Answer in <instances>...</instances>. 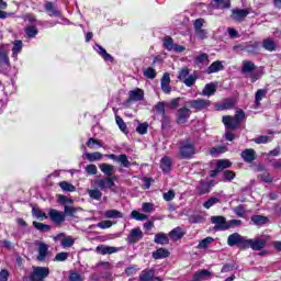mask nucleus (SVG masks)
I'll list each match as a JSON object with an SVG mask.
<instances>
[{
    "label": "nucleus",
    "instance_id": "nucleus-20",
    "mask_svg": "<svg viewBox=\"0 0 281 281\" xmlns=\"http://www.w3.org/2000/svg\"><path fill=\"white\" fill-rule=\"evenodd\" d=\"M241 159H244V161H246L247 164H251L252 161L256 160V150L245 149L241 153Z\"/></svg>",
    "mask_w": 281,
    "mask_h": 281
},
{
    "label": "nucleus",
    "instance_id": "nucleus-36",
    "mask_svg": "<svg viewBox=\"0 0 281 281\" xmlns=\"http://www.w3.org/2000/svg\"><path fill=\"white\" fill-rule=\"evenodd\" d=\"M24 32L29 38H36L38 29L34 25H29L25 27Z\"/></svg>",
    "mask_w": 281,
    "mask_h": 281
},
{
    "label": "nucleus",
    "instance_id": "nucleus-28",
    "mask_svg": "<svg viewBox=\"0 0 281 281\" xmlns=\"http://www.w3.org/2000/svg\"><path fill=\"white\" fill-rule=\"evenodd\" d=\"M256 70V64L249 60H245L241 67V74H251Z\"/></svg>",
    "mask_w": 281,
    "mask_h": 281
},
{
    "label": "nucleus",
    "instance_id": "nucleus-33",
    "mask_svg": "<svg viewBox=\"0 0 281 281\" xmlns=\"http://www.w3.org/2000/svg\"><path fill=\"white\" fill-rule=\"evenodd\" d=\"M183 236V231L181 227H176L169 233V237L171 240H181V237Z\"/></svg>",
    "mask_w": 281,
    "mask_h": 281
},
{
    "label": "nucleus",
    "instance_id": "nucleus-64",
    "mask_svg": "<svg viewBox=\"0 0 281 281\" xmlns=\"http://www.w3.org/2000/svg\"><path fill=\"white\" fill-rule=\"evenodd\" d=\"M69 281H85L82 279V276H80L78 272H72L69 276Z\"/></svg>",
    "mask_w": 281,
    "mask_h": 281
},
{
    "label": "nucleus",
    "instance_id": "nucleus-3",
    "mask_svg": "<svg viewBox=\"0 0 281 281\" xmlns=\"http://www.w3.org/2000/svg\"><path fill=\"white\" fill-rule=\"evenodd\" d=\"M49 278V268L47 267H33L30 279L32 281H45Z\"/></svg>",
    "mask_w": 281,
    "mask_h": 281
},
{
    "label": "nucleus",
    "instance_id": "nucleus-45",
    "mask_svg": "<svg viewBox=\"0 0 281 281\" xmlns=\"http://www.w3.org/2000/svg\"><path fill=\"white\" fill-rule=\"evenodd\" d=\"M75 243H76V240L71 236L64 237L61 239V247H64V249H67L69 247H74Z\"/></svg>",
    "mask_w": 281,
    "mask_h": 281
},
{
    "label": "nucleus",
    "instance_id": "nucleus-15",
    "mask_svg": "<svg viewBox=\"0 0 281 281\" xmlns=\"http://www.w3.org/2000/svg\"><path fill=\"white\" fill-rule=\"evenodd\" d=\"M21 52H23V41L15 40L13 42V47H12V58L14 60H18L19 59V54H21Z\"/></svg>",
    "mask_w": 281,
    "mask_h": 281
},
{
    "label": "nucleus",
    "instance_id": "nucleus-32",
    "mask_svg": "<svg viewBox=\"0 0 281 281\" xmlns=\"http://www.w3.org/2000/svg\"><path fill=\"white\" fill-rule=\"evenodd\" d=\"M104 216L105 218H124V214L117 210H108Z\"/></svg>",
    "mask_w": 281,
    "mask_h": 281
},
{
    "label": "nucleus",
    "instance_id": "nucleus-49",
    "mask_svg": "<svg viewBox=\"0 0 281 281\" xmlns=\"http://www.w3.org/2000/svg\"><path fill=\"white\" fill-rule=\"evenodd\" d=\"M190 76V69H188V67H184L182 68L180 71H179V75H178V79L181 81V82H184V80Z\"/></svg>",
    "mask_w": 281,
    "mask_h": 281
},
{
    "label": "nucleus",
    "instance_id": "nucleus-8",
    "mask_svg": "<svg viewBox=\"0 0 281 281\" xmlns=\"http://www.w3.org/2000/svg\"><path fill=\"white\" fill-rule=\"evenodd\" d=\"M48 216L50 221L55 223V225H60L65 223L66 214L61 211L50 209L48 212Z\"/></svg>",
    "mask_w": 281,
    "mask_h": 281
},
{
    "label": "nucleus",
    "instance_id": "nucleus-13",
    "mask_svg": "<svg viewBox=\"0 0 281 281\" xmlns=\"http://www.w3.org/2000/svg\"><path fill=\"white\" fill-rule=\"evenodd\" d=\"M140 100H144V90L136 88L128 92L127 102H140Z\"/></svg>",
    "mask_w": 281,
    "mask_h": 281
},
{
    "label": "nucleus",
    "instance_id": "nucleus-41",
    "mask_svg": "<svg viewBox=\"0 0 281 281\" xmlns=\"http://www.w3.org/2000/svg\"><path fill=\"white\" fill-rule=\"evenodd\" d=\"M102 157L103 156L100 151L86 153V159H88V161H100Z\"/></svg>",
    "mask_w": 281,
    "mask_h": 281
},
{
    "label": "nucleus",
    "instance_id": "nucleus-29",
    "mask_svg": "<svg viewBox=\"0 0 281 281\" xmlns=\"http://www.w3.org/2000/svg\"><path fill=\"white\" fill-rule=\"evenodd\" d=\"M94 49L103 57L104 60H106V61L113 60V56H111V54L106 53V49H104V47H102L100 44H97L94 46Z\"/></svg>",
    "mask_w": 281,
    "mask_h": 281
},
{
    "label": "nucleus",
    "instance_id": "nucleus-7",
    "mask_svg": "<svg viewBox=\"0 0 281 281\" xmlns=\"http://www.w3.org/2000/svg\"><path fill=\"white\" fill-rule=\"evenodd\" d=\"M251 11L249 9H233L231 19H233V21L241 23V21H245V19H247Z\"/></svg>",
    "mask_w": 281,
    "mask_h": 281
},
{
    "label": "nucleus",
    "instance_id": "nucleus-9",
    "mask_svg": "<svg viewBox=\"0 0 281 281\" xmlns=\"http://www.w3.org/2000/svg\"><path fill=\"white\" fill-rule=\"evenodd\" d=\"M143 238L144 233L142 232V228L135 227L130 232L127 236V243H130V245H135V243H139V240H142Z\"/></svg>",
    "mask_w": 281,
    "mask_h": 281
},
{
    "label": "nucleus",
    "instance_id": "nucleus-35",
    "mask_svg": "<svg viewBox=\"0 0 281 281\" xmlns=\"http://www.w3.org/2000/svg\"><path fill=\"white\" fill-rule=\"evenodd\" d=\"M45 10L48 12L49 16H60V11L56 10L52 2H46Z\"/></svg>",
    "mask_w": 281,
    "mask_h": 281
},
{
    "label": "nucleus",
    "instance_id": "nucleus-40",
    "mask_svg": "<svg viewBox=\"0 0 281 281\" xmlns=\"http://www.w3.org/2000/svg\"><path fill=\"white\" fill-rule=\"evenodd\" d=\"M59 188H61L64 192H76V187L68 181L59 182Z\"/></svg>",
    "mask_w": 281,
    "mask_h": 281
},
{
    "label": "nucleus",
    "instance_id": "nucleus-6",
    "mask_svg": "<svg viewBox=\"0 0 281 281\" xmlns=\"http://www.w3.org/2000/svg\"><path fill=\"white\" fill-rule=\"evenodd\" d=\"M252 248L254 251H260V249H265L267 247V238L260 239H249L246 240V249Z\"/></svg>",
    "mask_w": 281,
    "mask_h": 281
},
{
    "label": "nucleus",
    "instance_id": "nucleus-31",
    "mask_svg": "<svg viewBox=\"0 0 281 281\" xmlns=\"http://www.w3.org/2000/svg\"><path fill=\"white\" fill-rule=\"evenodd\" d=\"M234 106V100L232 99H228V100H225L222 104H215V109L217 111H225L227 109H233Z\"/></svg>",
    "mask_w": 281,
    "mask_h": 281
},
{
    "label": "nucleus",
    "instance_id": "nucleus-2",
    "mask_svg": "<svg viewBox=\"0 0 281 281\" xmlns=\"http://www.w3.org/2000/svg\"><path fill=\"white\" fill-rule=\"evenodd\" d=\"M228 247H238L239 249H247V237L238 233H233L227 238Z\"/></svg>",
    "mask_w": 281,
    "mask_h": 281
},
{
    "label": "nucleus",
    "instance_id": "nucleus-14",
    "mask_svg": "<svg viewBox=\"0 0 281 281\" xmlns=\"http://www.w3.org/2000/svg\"><path fill=\"white\" fill-rule=\"evenodd\" d=\"M223 124L226 128L234 131L235 128H238L240 125L238 121L235 120L234 116H223Z\"/></svg>",
    "mask_w": 281,
    "mask_h": 281
},
{
    "label": "nucleus",
    "instance_id": "nucleus-18",
    "mask_svg": "<svg viewBox=\"0 0 281 281\" xmlns=\"http://www.w3.org/2000/svg\"><path fill=\"white\" fill-rule=\"evenodd\" d=\"M99 168H100L101 172H103V175H105L106 177H113V175L115 173V166H113V165L103 162V164L99 165Z\"/></svg>",
    "mask_w": 281,
    "mask_h": 281
},
{
    "label": "nucleus",
    "instance_id": "nucleus-39",
    "mask_svg": "<svg viewBox=\"0 0 281 281\" xmlns=\"http://www.w3.org/2000/svg\"><path fill=\"white\" fill-rule=\"evenodd\" d=\"M216 167L220 170V172H223L225 168H232V161H229L228 159H220L217 160Z\"/></svg>",
    "mask_w": 281,
    "mask_h": 281
},
{
    "label": "nucleus",
    "instance_id": "nucleus-47",
    "mask_svg": "<svg viewBox=\"0 0 281 281\" xmlns=\"http://www.w3.org/2000/svg\"><path fill=\"white\" fill-rule=\"evenodd\" d=\"M117 161L119 164H121V166H123V168H130L131 166V162L128 161V157L126 156V154L120 155Z\"/></svg>",
    "mask_w": 281,
    "mask_h": 281
},
{
    "label": "nucleus",
    "instance_id": "nucleus-37",
    "mask_svg": "<svg viewBox=\"0 0 281 281\" xmlns=\"http://www.w3.org/2000/svg\"><path fill=\"white\" fill-rule=\"evenodd\" d=\"M263 98H267V90H265V89L257 90V92L255 94V104H256V106H260V101Z\"/></svg>",
    "mask_w": 281,
    "mask_h": 281
},
{
    "label": "nucleus",
    "instance_id": "nucleus-58",
    "mask_svg": "<svg viewBox=\"0 0 281 281\" xmlns=\"http://www.w3.org/2000/svg\"><path fill=\"white\" fill-rule=\"evenodd\" d=\"M235 269H238L236 265L234 263H226L223 266L221 273H229V271H234Z\"/></svg>",
    "mask_w": 281,
    "mask_h": 281
},
{
    "label": "nucleus",
    "instance_id": "nucleus-50",
    "mask_svg": "<svg viewBox=\"0 0 281 281\" xmlns=\"http://www.w3.org/2000/svg\"><path fill=\"white\" fill-rule=\"evenodd\" d=\"M155 109H156V113H158V115H161V117H164V115H166V103L158 102L155 105Z\"/></svg>",
    "mask_w": 281,
    "mask_h": 281
},
{
    "label": "nucleus",
    "instance_id": "nucleus-52",
    "mask_svg": "<svg viewBox=\"0 0 281 281\" xmlns=\"http://www.w3.org/2000/svg\"><path fill=\"white\" fill-rule=\"evenodd\" d=\"M136 133L139 135H146V133H148V123H139L136 127Z\"/></svg>",
    "mask_w": 281,
    "mask_h": 281
},
{
    "label": "nucleus",
    "instance_id": "nucleus-10",
    "mask_svg": "<svg viewBox=\"0 0 281 281\" xmlns=\"http://www.w3.org/2000/svg\"><path fill=\"white\" fill-rule=\"evenodd\" d=\"M94 184L99 190H111L112 188H115V183H113L109 177L94 180Z\"/></svg>",
    "mask_w": 281,
    "mask_h": 281
},
{
    "label": "nucleus",
    "instance_id": "nucleus-62",
    "mask_svg": "<svg viewBox=\"0 0 281 281\" xmlns=\"http://www.w3.org/2000/svg\"><path fill=\"white\" fill-rule=\"evenodd\" d=\"M236 178V172L232 171V170H225L224 171V180L225 181H233V179Z\"/></svg>",
    "mask_w": 281,
    "mask_h": 281
},
{
    "label": "nucleus",
    "instance_id": "nucleus-46",
    "mask_svg": "<svg viewBox=\"0 0 281 281\" xmlns=\"http://www.w3.org/2000/svg\"><path fill=\"white\" fill-rule=\"evenodd\" d=\"M33 227H35V229H38V232H49V229H52V226L43 224L41 222H33Z\"/></svg>",
    "mask_w": 281,
    "mask_h": 281
},
{
    "label": "nucleus",
    "instance_id": "nucleus-5",
    "mask_svg": "<svg viewBox=\"0 0 281 281\" xmlns=\"http://www.w3.org/2000/svg\"><path fill=\"white\" fill-rule=\"evenodd\" d=\"M187 104L190 106V109H194L195 111H203L211 106L212 101L205 99H196L188 101Z\"/></svg>",
    "mask_w": 281,
    "mask_h": 281
},
{
    "label": "nucleus",
    "instance_id": "nucleus-25",
    "mask_svg": "<svg viewBox=\"0 0 281 281\" xmlns=\"http://www.w3.org/2000/svg\"><path fill=\"white\" fill-rule=\"evenodd\" d=\"M154 241L156 245H168L170 243V239L168 238V235L166 233H157L155 235Z\"/></svg>",
    "mask_w": 281,
    "mask_h": 281
},
{
    "label": "nucleus",
    "instance_id": "nucleus-44",
    "mask_svg": "<svg viewBox=\"0 0 281 281\" xmlns=\"http://www.w3.org/2000/svg\"><path fill=\"white\" fill-rule=\"evenodd\" d=\"M164 47L167 48L168 52H172V48L175 47V41H172V37L166 36L162 40Z\"/></svg>",
    "mask_w": 281,
    "mask_h": 281
},
{
    "label": "nucleus",
    "instance_id": "nucleus-4",
    "mask_svg": "<svg viewBox=\"0 0 281 281\" xmlns=\"http://www.w3.org/2000/svg\"><path fill=\"white\" fill-rule=\"evenodd\" d=\"M211 223L215 225L214 229L217 232H226V229H229V225L227 224V218H225V216H211Z\"/></svg>",
    "mask_w": 281,
    "mask_h": 281
},
{
    "label": "nucleus",
    "instance_id": "nucleus-1",
    "mask_svg": "<svg viewBox=\"0 0 281 281\" xmlns=\"http://www.w3.org/2000/svg\"><path fill=\"white\" fill-rule=\"evenodd\" d=\"M196 155V147L190 140H182L180 144V157L182 159H192Z\"/></svg>",
    "mask_w": 281,
    "mask_h": 281
},
{
    "label": "nucleus",
    "instance_id": "nucleus-34",
    "mask_svg": "<svg viewBox=\"0 0 281 281\" xmlns=\"http://www.w3.org/2000/svg\"><path fill=\"white\" fill-rule=\"evenodd\" d=\"M259 49H260V43L258 42L246 44V52L248 54H258Z\"/></svg>",
    "mask_w": 281,
    "mask_h": 281
},
{
    "label": "nucleus",
    "instance_id": "nucleus-22",
    "mask_svg": "<svg viewBox=\"0 0 281 281\" xmlns=\"http://www.w3.org/2000/svg\"><path fill=\"white\" fill-rule=\"evenodd\" d=\"M223 69H224L223 61L216 60L209 66V68L206 69V74L209 75L216 74L218 71H223Z\"/></svg>",
    "mask_w": 281,
    "mask_h": 281
},
{
    "label": "nucleus",
    "instance_id": "nucleus-42",
    "mask_svg": "<svg viewBox=\"0 0 281 281\" xmlns=\"http://www.w3.org/2000/svg\"><path fill=\"white\" fill-rule=\"evenodd\" d=\"M88 194L90 199H93L94 201H100V199H102V193L99 189H88Z\"/></svg>",
    "mask_w": 281,
    "mask_h": 281
},
{
    "label": "nucleus",
    "instance_id": "nucleus-63",
    "mask_svg": "<svg viewBox=\"0 0 281 281\" xmlns=\"http://www.w3.org/2000/svg\"><path fill=\"white\" fill-rule=\"evenodd\" d=\"M254 142H255V144H267V143L271 142V137L259 136V137L255 138Z\"/></svg>",
    "mask_w": 281,
    "mask_h": 281
},
{
    "label": "nucleus",
    "instance_id": "nucleus-23",
    "mask_svg": "<svg viewBox=\"0 0 281 281\" xmlns=\"http://www.w3.org/2000/svg\"><path fill=\"white\" fill-rule=\"evenodd\" d=\"M250 220L254 225H257L258 227H262V225H267V223H269V217L263 215H252Z\"/></svg>",
    "mask_w": 281,
    "mask_h": 281
},
{
    "label": "nucleus",
    "instance_id": "nucleus-60",
    "mask_svg": "<svg viewBox=\"0 0 281 281\" xmlns=\"http://www.w3.org/2000/svg\"><path fill=\"white\" fill-rule=\"evenodd\" d=\"M86 172L89 176L98 175V167L95 165L86 166Z\"/></svg>",
    "mask_w": 281,
    "mask_h": 281
},
{
    "label": "nucleus",
    "instance_id": "nucleus-21",
    "mask_svg": "<svg viewBox=\"0 0 281 281\" xmlns=\"http://www.w3.org/2000/svg\"><path fill=\"white\" fill-rule=\"evenodd\" d=\"M212 276V272L210 270L203 269L193 274L194 281H204L207 280Z\"/></svg>",
    "mask_w": 281,
    "mask_h": 281
},
{
    "label": "nucleus",
    "instance_id": "nucleus-59",
    "mask_svg": "<svg viewBox=\"0 0 281 281\" xmlns=\"http://www.w3.org/2000/svg\"><path fill=\"white\" fill-rule=\"evenodd\" d=\"M198 190L200 194H207V192H210V184L207 182H201Z\"/></svg>",
    "mask_w": 281,
    "mask_h": 281
},
{
    "label": "nucleus",
    "instance_id": "nucleus-27",
    "mask_svg": "<svg viewBox=\"0 0 281 281\" xmlns=\"http://www.w3.org/2000/svg\"><path fill=\"white\" fill-rule=\"evenodd\" d=\"M160 168L165 172H170V168H172V160L168 156H165L160 160Z\"/></svg>",
    "mask_w": 281,
    "mask_h": 281
},
{
    "label": "nucleus",
    "instance_id": "nucleus-11",
    "mask_svg": "<svg viewBox=\"0 0 281 281\" xmlns=\"http://www.w3.org/2000/svg\"><path fill=\"white\" fill-rule=\"evenodd\" d=\"M191 114H192V112L188 108L179 109L178 113H177V123L186 124V122H188V120H190Z\"/></svg>",
    "mask_w": 281,
    "mask_h": 281
},
{
    "label": "nucleus",
    "instance_id": "nucleus-26",
    "mask_svg": "<svg viewBox=\"0 0 281 281\" xmlns=\"http://www.w3.org/2000/svg\"><path fill=\"white\" fill-rule=\"evenodd\" d=\"M168 256H170V251H168L166 248H159L153 252V258L155 260H161L164 258H168Z\"/></svg>",
    "mask_w": 281,
    "mask_h": 281
},
{
    "label": "nucleus",
    "instance_id": "nucleus-30",
    "mask_svg": "<svg viewBox=\"0 0 281 281\" xmlns=\"http://www.w3.org/2000/svg\"><path fill=\"white\" fill-rule=\"evenodd\" d=\"M155 278V270H143L139 274L140 281H151Z\"/></svg>",
    "mask_w": 281,
    "mask_h": 281
},
{
    "label": "nucleus",
    "instance_id": "nucleus-53",
    "mask_svg": "<svg viewBox=\"0 0 281 281\" xmlns=\"http://www.w3.org/2000/svg\"><path fill=\"white\" fill-rule=\"evenodd\" d=\"M216 203H221V200H218V198H211L203 204V207H205V210H210V207H213Z\"/></svg>",
    "mask_w": 281,
    "mask_h": 281
},
{
    "label": "nucleus",
    "instance_id": "nucleus-17",
    "mask_svg": "<svg viewBox=\"0 0 281 281\" xmlns=\"http://www.w3.org/2000/svg\"><path fill=\"white\" fill-rule=\"evenodd\" d=\"M160 85L164 93H170L172 91V87H170V75L168 72L162 76Z\"/></svg>",
    "mask_w": 281,
    "mask_h": 281
},
{
    "label": "nucleus",
    "instance_id": "nucleus-38",
    "mask_svg": "<svg viewBox=\"0 0 281 281\" xmlns=\"http://www.w3.org/2000/svg\"><path fill=\"white\" fill-rule=\"evenodd\" d=\"M214 93H216V85L214 83H209L204 87L202 94L204 95H214Z\"/></svg>",
    "mask_w": 281,
    "mask_h": 281
},
{
    "label": "nucleus",
    "instance_id": "nucleus-54",
    "mask_svg": "<svg viewBox=\"0 0 281 281\" xmlns=\"http://www.w3.org/2000/svg\"><path fill=\"white\" fill-rule=\"evenodd\" d=\"M182 82L186 87H193L194 82H196V75H189Z\"/></svg>",
    "mask_w": 281,
    "mask_h": 281
},
{
    "label": "nucleus",
    "instance_id": "nucleus-24",
    "mask_svg": "<svg viewBox=\"0 0 281 281\" xmlns=\"http://www.w3.org/2000/svg\"><path fill=\"white\" fill-rule=\"evenodd\" d=\"M262 47L267 52H276V47H278V45L276 44V41H273V38L268 37L262 41Z\"/></svg>",
    "mask_w": 281,
    "mask_h": 281
},
{
    "label": "nucleus",
    "instance_id": "nucleus-48",
    "mask_svg": "<svg viewBox=\"0 0 281 281\" xmlns=\"http://www.w3.org/2000/svg\"><path fill=\"white\" fill-rule=\"evenodd\" d=\"M143 74L145 78H149L150 80L157 78V71L153 67H148Z\"/></svg>",
    "mask_w": 281,
    "mask_h": 281
},
{
    "label": "nucleus",
    "instance_id": "nucleus-57",
    "mask_svg": "<svg viewBox=\"0 0 281 281\" xmlns=\"http://www.w3.org/2000/svg\"><path fill=\"white\" fill-rule=\"evenodd\" d=\"M33 215L41 221H45L47 218V213L36 209H33Z\"/></svg>",
    "mask_w": 281,
    "mask_h": 281
},
{
    "label": "nucleus",
    "instance_id": "nucleus-61",
    "mask_svg": "<svg viewBox=\"0 0 281 281\" xmlns=\"http://www.w3.org/2000/svg\"><path fill=\"white\" fill-rule=\"evenodd\" d=\"M207 60H209V56L205 53H203V54H201V55L195 57V64L196 65H203V63H205Z\"/></svg>",
    "mask_w": 281,
    "mask_h": 281
},
{
    "label": "nucleus",
    "instance_id": "nucleus-43",
    "mask_svg": "<svg viewBox=\"0 0 281 281\" xmlns=\"http://www.w3.org/2000/svg\"><path fill=\"white\" fill-rule=\"evenodd\" d=\"M212 243H214V238L206 237L199 243L198 249H207Z\"/></svg>",
    "mask_w": 281,
    "mask_h": 281
},
{
    "label": "nucleus",
    "instance_id": "nucleus-51",
    "mask_svg": "<svg viewBox=\"0 0 281 281\" xmlns=\"http://www.w3.org/2000/svg\"><path fill=\"white\" fill-rule=\"evenodd\" d=\"M131 217L135 218V221H146L148 218L146 214L139 213V211H132Z\"/></svg>",
    "mask_w": 281,
    "mask_h": 281
},
{
    "label": "nucleus",
    "instance_id": "nucleus-55",
    "mask_svg": "<svg viewBox=\"0 0 281 281\" xmlns=\"http://www.w3.org/2000/svg\"><path fill=\"white\" fill-rule=\"evenodd\" d=\"M234 213L239 216V218H245V214H247V212L245 211V206L243 205H238L234 209Z\"/></svg>",
    "mask_w": 281,
    "mask_h": 281
},
{
    "label": "nucleus",
    "instance_id": "nucleus-12",
    "mask_svg": "<svg viewBox=\"0 0 281 281\" xmlns=\"http://www.w3.org/2000/svg\"><path fill=\"white\" fill-rule=\"evenodd\" d=\"M0 67H10V57L5 44L0 45Z\"/></svg>",
    "mask_w": 281,
    "mask_h": 281
},
{
    "label": "nucleus",
    "instance_id": "nucleus-56",
    "mask_svg": "<svg viewBox=\"0 0 281 281\" xmlns=\"http://www.w3.org/2000/svg\"><path fill=\"white\" fill-rule=\"evenodd\" d=\"M143 212L149 214L150 212H155V205L153 203L145 202L142 205Z\"/></svg>",
    "mask_w": 281,
    "mask_h": 281
},
{
    "label": "nucleus",
    "instance_id": "nucleus-19",
    "mask_svg": "<svg viewBox=\"0 0 281 281\" xmlns=\"http://www.w3.org/2000/svg\"><path fill=\"white\" fill-rule=\"evenodd\" d=\"M116 251H117V248L112 246L100 245L97 247V254H101V256H106V254L108 255L116 254Z\"/></svg>",
    "mask_w": 281,
    "mask_h": 281
},
{
    "label": "nucleus",
    "instance_id": "nucleus-16",
    "mask_svg": "<svg viewBox=\"0 0 281 281\" xmlns=\"http://www.w3.org/2000/svg\"><path fill=\"white\" fill-rule=\"evenodd\" d=\"M49 251V246H47V244L45 243H40L38 244V256H37V260L40 262H43V260H45V258H47V254Z\"/></svg>",
    "mask_w": 281,
    "mask_h": 281
}]
</instances>
